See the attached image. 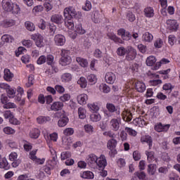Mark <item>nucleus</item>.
<instances>
[{
  "instance_id": "4468645a",
  "label": "nucleus",
  "mask_w": 180,
  "mask_h": 180,
  "mask_svg": "<svg viewBox=\"0 0 180 180\" xmlns=\"http://www.w3.org/2000/svg\"><path fill=\"white\" fill-rule=\"evenodd\" d=\"M51 20L56 25H61L64 22V18H63V15L60 14H55L51 16Z\"/></svg>"
},
{
  "instance_id": "b1692460",
  "label": "nucleus",
  "mask_w": 180,
  "mask_h": 180,
  "mask_svg": "<svg viewBox=\"0 0 180 180\" xmlns=\"http://www.w3.org/2000/svg\"><path fill=\"white\" fill-rule=\"evenodd\" d=\"M122 119L124 120V122H131V120L133 119V115L130 111L127 110L125 111V114L122 113Z\"/></svg>"
},
{
  "instance_id": "58836bf2",
  "label": "nucleus",
  "mask_w": 180,
  "mask_h": 180,
  "mask_svg": "<svg viewBox=\"0 0 180 180\" xmlns=\"http://www.w3.org/2000/svg\"><path fill=\"white\" fill-rule=\"evenodd\" d=\"M145 16L146 18H153L154 16V10L151 7H148L144 9Z\"/></svg>"
},
{
  "instance_id": "0eeeda50",
  "label": "nucleus",
  "mask_w": 180,
  "mask_h": 180,
  "mask_svg": "<svg viewBox=\"0 0 180 180\" xmlns=\"http://www.w3.org/2000/svg\"><path fill=\"white\" fill-rule=\"evenodd\" d=\"M166 23L168 25V29L172 32H176L179 29V24L176 20H167Z\"/></svg>"
},
{
  "instance_id": "f257e3e1",
  "label": "nucleus",
  "mask_w": 180,
  "mask_h": 180,
  "mask_svg": "<svg viewBox=\"0 0 180 180\" xmlns=\"http://www.w3.org/2000/svg\"><path fill=\"white\" fill-rule=\"evenodd\" d=\"M1 6L6 12H12L13 15H19L20 13V7L18 4L13 3L12 0H2Z\"/></svg>"
},
{
  "instance_id": "de8ad7c7",
  "label": "nucleus",
  "mask_w": 180,
  "mask_h": 180,
  "mask_svg": "<svg viewBox=\"0 0 180 180\" xmlns=\"http://www.w3.org/2000/svg\"><path fill=\"white\" fill-rule=\"evenodd\" d=\"M53 168H54V166L48 163V165L44 167V171L48 175H51V169H53Z\"/></svg>"
},
{
  "instance_id": "0e129e2a",
  "label": "nucleus",
  "mask_w": 180,
  "mask_h": 180,
  "mask_svg": "<svg viewBox=\"0 0 180 180\" xmlns=\"http://www.w3.org/2000/svg\"><path fill=\"white\" fill-rule=\"evenodd\" d=\"M68 21H65V25L68 27V29H74V21H72L71 19L68 20Z\"/></svg>"
},
{
  "instance_id": "49530a36",
  "label": "nucleus",
  "mask_w": 180,
  "mask_h": 180,
  "mask_svg": "<svg viewBox=\"0 0 180 180\" xmlns=\"http://www.w3.org/2000/svg\"><path fill=\"white\" fill-rule=\"evenodd\" d=\"M18 94L15 97V101H18V102H20L22 101V95H23V89L22 87H18L17 90Z\"/></svg>"
},
{
  "instance_id": "dca6fc26",
  "label": "nucleus",
  "mask_w": 180,
  "mask_h": 180,
  "mask_svg": "<svg viewBox=\"0 0 180 180\" xmlns=\"http://www.w3.org/2000/svg\"><path fill=\"white\" fill-rule=\"evenodd\" d=\"M60 117V119L58 121V126L59 127H64L65 126H67L69 121L68 117L65 114H62Z\"/></svg>"
},
{
  "instance_id": "5fc2aeb1",
  "label": "nucleus",
  "mask_w": 180,
  "mask_h": 180,
  "mask_svg": "<svg viewBox=\"0 0 180 180\" xmlns=\"http://www.w3.org/2000/svg\"><path fill=\"white\" fill-rule=\"evenodd\" d=\"M33 81H34V75H30L28 77V82L26 84L27 88H30L33 85Z\"/></svg>"
},
{
  "instance_id": "473e14b6",
  "label": "nucleus",
  "mask_w": 180,
  "mask_h": 180,
  "mask_svg": "<svg viewBox=\"0 0 180 180\" xmlns=\"http://www.w3.org/2000/svg\"><path fill=\"white\" fill-rule=\"evenodd\" d=\"M156 171H157V165L150 164L148 165V172L149 175H155Z\"/></svg>"
},
{
  "instance_id": "864d4df0",
  "label": "nucleus",
  "mask_w": 180,
  "mask_h": 180,
  "mask_svg": "<svg viewBox=\"0 0 180 180\" xmlns=\"http://www.w3.org/2000/svg\"><path fill=\"white\" fill-rule=\"evenodd\" d=\"M3 130L5 134H15V129H12L11 127H6Z\"/></svg>"
},
{
  "instance_id": "a211bd4d",
  "label": "nucleus",
  "mask_w": 180,
  "mask_h": 180,
  "mask_svg": "<svg viewBox=\"0 0 180 180\" xmlns=\"http://www.w3.org/2000/svg\"><path fill=\"white\" fill-rule=\"evenodd\" d=\"M103 15L102 13H100L98 11H94L93 20L94 23H101Z\"/></svg>"
},
{
  "instance_id": "e433bc0d",
  "label": "nucleus",
  "mask_w": 180,
  "mask_h": 180,
  "mask_svg": "<svg viewBox=\"0 0 180 180\" xmlns=\"http://www.w3.org/2000/svg\"><path fill=\"white\" fill-rule=\"evenodd\" d=\"M75 28V32L78 34H85V33H86V31L82 27V24L81 23L77 24Z\"/></svg>"
},
{
  "instance_id": "f03ea898",
  "label": "nucleus",
  "mask_w": 180,
  "mask_h": 180,
  "mask_svg": "<svg viewBox=\"0 0 180 180\" xmlns=\"http://www.w3.org/2000/svg\"><path fill=\"white\" fill-rule=\"evenodd\" d=\"M64 16L68 20H71V19H79L81 16V13H77L75 8L72 6L65 8L63 11Z\"/></svg>"
},
{
  "instance_id": "69168bd1",
  "label": "nucleus",
  "mask_w": 180,
  "mask_h": 180,
  "mask_svg": "<svg viewBox=\"0 0 180 180\" xmlns=\"http://www.w3.org/2000/svg\"><path fill=\"white\" fill-rule=\"evenodd\" d=\"M133 158L135 161H139L141 158V155L139 153V150H135L133 153Z\"/></svg>"
},
{
  "instance_id": "1a4fd4ad",
  "label": "nucleus",
  "mask_w": 180,
  "mask_h": 180,
  "mask_svg": "<svg viewBox=\"0 0 180 180\" xmlns=\"http://www.w3.org/2000/svg\"><path fill=\"white\" fill-rule=\"evenodd\" d=\"M106 108L110 113H115V112L116 116H120V108L119 107L115 106L113 105V103H108L106 104Z\"/></svg>"
},
{
  "instance_id": "cd10ccee",
  "label": "nucleus",
  "mask_w": 180,
  "mask_h": 180,
  "mask_svg": "<svg viewBox=\"0 0 180 180\" xmlns=\"http://www.w3.org/2000/svg\"><path fill=\"white\" fill-rule=\"evenodd\" d=\"M110 124L112 126V130H114L115 131H117V130H119V129L120 128V123H119V120H117V119H112L110 121Z\"/></svg>"
},
{
  "instance_id": "2f4dec72",
  "label": "nucleus",
  "mask_w": 180,
  "mask_h": 180,
  "mask_svg": "<svg viewBox=\"0 0 180 180\" xmlns=\"http://www.w3.org/2000/svg\"><path fill=\"white\" fill-rule=\"evenodd\" d=\"M127 53V47L124 48V46H120L117 49V54L120 57H124Z\"/></svg>"
},
{
  "instance_id": "c85d7f7f",
  "label": "nucleus",
  "mask_w": 180,
  "mask_h": 180,
  "mask_svg": "<svg viewBox=\"0 0 180 180\" xmlns=\"http://www.w3.org/2000/svg\"><path fill=\"white\" fill-rule=\"evenodd\" d=\"M49 34L51 37H54L55 34H57V26L54 24H51L49 28Z\"/></svg>"
},
{
  "instance_id": "5701e85b",
  "label": "nucleus",
  "mask_w": 180,
  "mask_h": 180,
  "mask_svg": "<svg viewBox=\"0 0 180 180\" xmlns=\"http://www.w3.org/2000/svg\"><path fill=\"white\" fill-rule=\"evenodd\" d=\"M0 168H2L6 171H8V169L11 168V166L9 165V163L8 162V160H6V158H4L2 159V161L1 162V155H0Z\"/></svg>"
},
{
  "instance_id": "4be33fe9",
  "label": "nucleus",
  "mask_w": 180,
  "mask_h": 180,
  "mask_svg": "<svg viewBox=\"0 0 180 180\" xmlns=\"http://www.w3.org/2000/svg\"><path fill=\"white\" fill-rule=\"evenodd\" d=\"M46 62L48 64V65H51L55 72H57V68L53 66L54 64V56H53L52 55H49L46 56Z\"/></svg>"
},
{
  "instance_id": "13d9d810",
  "label": "nucleus",
  "mask_w": 180,
  "mask_h": 180,
  "mask_svg": "<svg viewBox=\"0 0 180 180\" xmlns=\"http://www.w3.org/2000/svg\"><path fill=\"white\" fill-rule=\"evenodd\" d=\"M70 157H71V152L70 151L63 152L60 155L62 160H67V158H70Z\"/></svg>"
},
{
  "instance_id": "423d86ee",
  "label": "nucleus",
  "mask_w": 180,
  "mask_h": 180,
  "mask_svg": "<svg viewBox=\"0 0 180 180\" xmlns=\"http://www.w3.org/2000/svg\"><path fill=\"white\" fill-rule=\"evenodd\" d=\"M136 56H137V51L132 46H127V56L125 57V60L127 61H133L134 58H136Z\"/></svg>"
},
{
  "instance_id": "c9c22d12",
  "label": "nucleus",
  "mask_w": 180,
  "mask_h": 180,
  "mask_svg": "<svg viewBox=\"0 0 180 180\" xmlns=\"http://www.w3.org/2000/svg\"><path fill=\"white\" fill-rule=\"evenodd\" d=\"M101 119H102V117L100 113L94 112L90 115V120H91V122H99Z\"/></svg>"
},
{
  "instance_id": "ea45409f",
  "label": "nucleus",
  "mask_w": 180,
  "mask_h": 180,
  "mask_svg": "<svg viewBox=\"0 0 180 180\" xmlns=\"http://www.w3.org/2000/svg\"><path fill=\"white\" fill-rule=\"evenodd\" d=\"M142 37L143 40H145V41H148V43L153 41V39H154V37L152 34H150V32H145Z\"/></svg>"
},
{
  "instance_id": "79ce46f5",
  "label": "nucleus",
  "mask_w": 180,
  "mask_h": 180,
  "mask_svg": "<svg viewBox=\"0 0 180 180\" xmlns=\"http://www.w3.org/2000/svg\"><path fill=\"white\" fill-rule=\"evenodd\" d=\"M37 123L39 124H44V123H47V122H50V117H43L40 116L37 118Z\"/></svg>"
},
{
  "instance_id": "aec40b11",
  "label": "nucleus",
  "mask_w": 180,
  "mask_h": 180,
  "mask_svg": "<svg viewBox=\"0 0 180 180\" xmlns=\"http://www.w3.org/2000/svg\"><path fill=\"white\" fill-rule=\"evenodd\" d=\"M77 102L79 105H86V101H88V96L85 94L77 96Z\"/></svg>"
},
{
  "instance_id": "6e6552de",
  "label": "nucleus",
  "mask_w": 180,
  "mask_h": 180,
  "mask_svg": "<svg viewBox=\"0 0 180 180\" xmlns=\"http://www.w3.org/2000/svg\"><path fill=\"white\" fill-rule=\"evenodd\" d=\"M118 36H121L122 40H126L129 41V40L131 39V34L129 32H126V30L122 28L117 30Z\"/></svg>"
},
{
  "instance_id": "f704fd0d",
  "label": "nucleus",
  "mask_w": 180,
  "mask_h": 180,
  "mask_svg": "<svg viewBox=\"0 0 180 180\" xmlns=\"http://www.w3.org/2000/svg\"><path fill=\"white\" fill-rule=\"evenodd\" d=\"M76 61L78 63V64H79V65H81V67H83L84 68H85V67H88V60L86 59L77 57L76 58Z\"/></svg>"
},
{
  "instance_id": "f3484780",
  "label": "nucleus",
  "mask_w": 180,
  "mask_h": 180,
  "mask_svg": "<svg viewBox=\"0 0 180 180\" xmlns=\"http://www.w3.org/2000/svg\"><path fill=\"white\" fill-rule=\"evenodd\" d=\"M108 37H109V39H110V40H112V41H114L117 44H124V41L122 39H120V37L116 36V34H115L110 33L108 34Z\"/></svg>"
},
{
  "instance_id": "72a5a7b5",
  "label": "nucleus",
  "mask_w": 180,
  "mask_h": 180,
  "mask_svg": "<svg viewBox=\"0 0 180 180\" xmlns=\"http://www.w3.org/2000/svg\"><path fill=\"white\" fill-rule=\"evenodd\" d=\"M30 136L31 139H39V136H40V130H39L37 128L33 129L30 132Z\"/></svg>"
},
{
  "instance_id": "4d7b16f0",
  "label": "nucleus",
  "mask_w": 180,
  "mask_h": 180,
  "mask_svg": "<svg viewBox=\"0 0 180 180\" xmlns=\"http://www.w3.org/2000/svg\"><path fill=\"white\" fill-rule=\"evenodd\" d=\"M4 109H15L16 108V105L13 103H6L4 106Z\"/></svg>"
},
{
  "instance_id": "c03bdc74",
  "label": "nucleus",
  "mask_w": 180,
  "mask_h": 180,
  "mask_svg": "<svg viewBox=\"0 0 180 180\" xmlns=\"http://www.w3.org/2000/svg\"><path fill=\"white\" fill-rule=\"evenodd\" d=\"M78 115L79 119H85L86 117V110L83 108H79Z\"/></svg>"
},
{
  "instance_id": "3c124183",
  "label": "nucleus",
  "mask_w": 180,
  "mask_h": 180,
  "mask_svg": "<svg viewBox=\"0 0 180 180\" xmlns=\"http://www.w3.org/2000/svg\"><path fill=\"white\" fill-rule=\"evenodd\" d=\"M88 108L91 112H94V113L98 112V110H99V106L95 103L88 104Z\"/></svg>"
},
{
  "instance_id": "680f3d73",
  "label": "nucleus",
  "mask_w": 180,
  "mask_h": 180,
  "mask_svg": "<svg viewBox=\"0 0 180 180\" xmlns=\"http://www.w3.org/2000/svg\"><path fill=\"white\" fill-rule=\"evenodd\" d=\"M63 134L65 136H72L74 134V129L72 128H67L63 131Z\"/></svg>"
},
{
  "instance_id": "4c0bfd02",
  "label": "nucleus",
  "mask_w": 180,
  "mask_h": 180,
  "mask_svg": "<svg viewBox=\"0 0 180 180\" xmlns=\"http://www.w3.org/2000/svg\"><path fill=\"white\" fill-rule=\"evenodd\" d=\"M77 84L78 85H80L82 88L85 89L86 88V85H88V82L85 77H81L77 81Z\"/></svg>"
},
{
  "instance_id": "052dcab7",
  "label": "nucleus",
  "mask_w": 180,
  "mask_h": 180,
  "mask_svg": "<svg viewBox=\"0 0 180 180\" xmlns=\"http://www.w3.org/2000/svg\"><path fill=\"white\" fill-rule=\"evenodd\" d=\"M60 101H61V102H67L68 101H70V99H71V96L68 94H65L63 96H61L60 97Z\"/></svg>"
},
{
  "instance_id": "412c9836",
  "label": "nucleus",
  "mask_w": 180,
  "mask_h": 180,
  "mask_svg": "<svg viewBox=\"0 0 180 180\" xmlns=\"http://www.w3.org/2000/svg\"><path fill=\"white\" fill-rule=\"evenodd\" d=\"M13 77H14L13 73H12L9 69L4 70V78L5 81H8V82H11V81H12V78H13Z\"/></svg>"
},
{
  "instance_id": "7ed1b4c3",
  "label": "nucleus",
  "mask_w": 180,
  "mask_h": 180,
  "mask_svg": "<svg viewBox=\"0 0 180 180\" xmlns=\"http://www.w3.org/2000/svg\"><path fill=\"white\" fill-rule=\"evenodd\" d=\"M70 50L62 49L61 51V58L59 61V64L63 67L66 65H70L71 64V56H70Z\"/></svg>"
},
{
  "instance_id": "6ab92c4d",
  "label": "nucleus",
  "mask_w": 180,
  "mask_h": 180,
  "mask_svg": "<svg viewBox=\"0 0 180 180\" xmlns=\"http://www.w3.org/2000/svg\"><path fill=\"white\" fill-rule=\"evenodd\" d=\"M15 20H4L1 22V26L5 28L12 27V26H15Z\"/></svg>"
},
{
  "instance_id": "39448f33",
  "label": "nucleus",
  "mask_w": 180,
  "mask_h": 180,
  "mask_svg": "<svg viewBox=\"0 0 180 180\" xmlns=\"http://www.w3.org/2000/svg\"><path fill=\"white\" fill-rule=\"evenodd\" d=\"M31 39L35 41V44L37 47L44 46V38L41 34H33L31 35Z\"/></svg>"
},
{
  "instance_id": "9b49d317",
  "label": "nucleus",
  "mask_w": 180,
  "mask_h": 180,
  "mask_svg": "<svg viewBox=\"0 0 180 180\" xmlns=\"http://www.w3.org/2000/svg\"><path fill=\"white\" fill-rule=\"evenodd\" d=\"M169 127H171L169 124H162V123L160 122L155 126V130L158 131V133H161V131H168V130H169Z\"/></svg>"
},
{
  "instance_id": "774afa93",
  "label": "nucleus",
  "mask_w": 180,
  "mask_h": 180,
  "mask_svg": "<svg viewBox=\"0 0 180 180\" xmlns=\"http://www.w3.org/2000/svg\"><path fill=\"white\" fill-rule=\"evenodd\" d=\"M154 46L156 49H161L162 47V39H158L155 41Z\"/></svg>"
},
{
  "instance_id": "393cba45",
  "label": "nucleus",
  "mask_w": 180,
  "mask_h": 180,
  "mask_svg": "<svg viewBox=\"0 0 180 180\" xmlns=\"http://www.w3.org/2000/svg\"><path fill=\"white\" fill-rule=\"evenodd\" d=\"M81 177L83 178L84 179H94L95 175L91 171H86L82 173Z\"/></svg>"
},
{
  "instance_id": "8fccbe9b",
  "label": "nucleus",
  "mask_w": 180,
  "mask_h": 180,
  "mask_svg": "<svg viewBox=\"0 0 180 180\" xmlns=\"http://www.w3.org/2000/svg\"><path fill=\"white\" fill-rule=\"evenodd\" d=\"M134 175L135 176V178H139V179H146V173L144 172H136Z\"/></svg>"
},
{
  "instance_id": "37998d69",
  "label": "nucleus",
  "mask_w": 180,
  "mask_h": 180,
  "mask_svg": "<svg viewBox=\"0 0 180 180\" xmlns=\"http://www.w3.org/2000/svg\"><path fill=\"white\" fill-rule=\"evenodd\" d=\"M157 61V59L154 56H149L146 59V65L149 67H151L155 64V62Z\"/></svg>"
},
{
  "instance_id": "a878e982",
  "label": "nucleus",
  "mask_w": 180,
  "mask_h": 180,
  "mask_svg": "<svg viewBox=\"0 0 180 180\" xmlns=\"http://www.w3.org/2000/svg\"><path fill=\"white\" fill-rule=\"evenodd\" d=\"M135 88L138 92L143 93L146 91V84L143 82H137Z\"/></svg>"
},
{
  "instance_id": "9d476101",
  "label": "nucleus",
  "mask_w": 180,
  "mask_h": 180,
  "mask_svg": "<svg viewBox=\"0 0 180 180\" xmlns=\"http://www.w3.org/2000/svg\"><path fill=\"white\" fill-rule=\"evenodd\" d=\"M54 42L57 46H64L65 44V37L63 34H58L54 37Z\"/></svg>"
},
{
  "instance_id": "2eb2a0df",
  "label": "nucleus",
  "mask_w": 180,
  "mask_h": 180,
  "mask_svg": "<svg viewBox=\"0 0 180 180\" xmlns=\"http://www.w3.org/2000/svg\"><path fill=\"white\" fill-rule=\"evenodd\" d=\"M105 79L108 84H115L116 81V75L113 72H107Z\"/></svg>"
},
{
  "instance_id": "6e6d98bb",
  "label": "nucleus",
  "mask_w": 180,
  "mask_h": 180,
  "mask_svg": "<svg viewBox=\"0 0 180 180\" xmlns=\"http://www.w3.org/2000/svg\"><path fill=\"white\" fill-rule=\"evenodd\" d=\"M83 11H88L90 9H92V4H91V1H86L85 5L82 6Z\"/></svg>"
},
{
  "instance_id": "20e7f679",
  "label": "nucleus",
  "mask_w": 180,
  "mask_h": 180,
  "mask_svg": "<svg viewBox=\"0 0 180 180\" xmlns=\"http://www.w3.org/2000/svg\"><path fill=\"white\" fill-rule=\"evenodd\" d=\"M116 146H117V141L115 139H110L107 143V148L110 150V155L112 157V155H115L117 154V152L116 151Z\"/></svg>"
},
{
  "instance_id": "a18cd8bd",
  "label": "nucleus",
  "mask_w": 180,
  "mask_h": 180,
  "mask_svg": "<svg viewBox=\"0 0 180 180\" xmlns=\"http://www.w3.org/2000/svg\"><path fill=\"white\" fill-rule=\"evenodd\" d=\"M72 79V75L70 73H65L62 75L63 82H70Z\"/></svg>"
},
{
  "instance_id": "e2e57ef3",
  "label": "nucleus",
  "mask_w": 180,
  "mask_h": 180,
  "mask_svg": "<svg viewBox=\"0 0 180 180\" xmlns=\"http://www.w3.org/2000/svg\"><path fill=\"white\" fill-rule=\"evenodd\" d=\"M127 18L128 19V20L129 22H134L136 20V15H134V14H133V13L129 12L127 14Z\"/></svg>"
},
{
  "instance_id": "bf43d9fd",
  "label": "nucleus",
  "mask_w": 180,
  "mask_h": 180,
  "mask_svg": "<svg viewBox=\"0 0 180 180\" xmlns=\"http://www.w3.org/2000/svg\"><path fill=\"white\" fill-rule=\"evenodd\" d=\"M125 131L128 134H129V136H137V131L130 127H125Z\"/></svg>"
},
{
  "instance_id": "09e8293b",
  "label": "nucleus",
  "mask_w": 180,
  "mask_h": 180,
  "mask_svg": "<svg viewBox=\"0 0 180 180\" xmlns=\"http://www.w3.org/2000/svg\"><path fill=\"white\" fill-rule=\"evenodd\" d=\"M7 94L8 95V98H15V94H16V89H13L12 87H9L6 90Z\"/></svg>"
},
{
  "instance_id": "bb28decb",
  "label": "nucleus",
  "mask_w": 180,
  "mask_h": 180,
  "mask_svg": "<svg viewBox=\"0 0 180 180\" xmlns=\"http://www.w3.org/2000/svg\"><path fill=\"white\" fill-rule=\"evenodd\" d=\"M141 141L142 143H147L149 146V148H151L153 147V138L150 136H145L144 137H142L141 139Z\"/></svg>"
},
{
  "instance_id": "f8f14e48",
  "label": "nucleus",
  "mask_w": 180,
  "mask_h": 180,
  "mask_svg": "<svg viewBox=\"0 0 180 180\" xmlns=\"http://www.w3.org/2000/svg\"><path fill=\"white\" fill-rule=\"evenodd\" d=\"M96 164L99 167L100 169H105V167L108 165L105 155H101V157L98 158Z\"/></svg>"
},
{
  "instance_id": "7c9ffc66",
  "label": "nucleus",
  "mask_w": 180,
  "mask_h": 180,
  "mask_svg": "<svg viewBox=\"0 0 180 180\" xmlns=\"http://www.w3.org/2000/svg\"><path fill=\"white\" fill-rule=\"evenodd\" d=\"M25 27L29 32H34L36 30V26L30 21H26L25 22Z\"/></svg>"
},
{
  "instance_id": "a19ab883",
  "label": "nucleus",
  "mask_w": 180,
  "mask_h": 180,
  "mask_svg": "<svg viewBox=\"0 0 180 180\" xmlns=\"http://www.w3.org/2000/svg\"><path fill=\"white\" fill-rule=\"evenodd\" d=\"M97 80L98 79H96V76L94 74L87 76V81H89L90 85H94V84H96Z\"/></svg>"
},
{
  "instance_id": "c756f323",
  "label": "nucleus",
  "mask_w": 180,
  "mask_h": 180,
  "mask_svg": "<svg viewBox=\"0 0 180 180\" xmlns=\"http://www.w3.org/2000/svg\"><path fill=\"white\" fill-rule=\"evenodd\" d=\"M86 162L88 164H96L98 162V157L95 154H91L88 156Z\"/></svg>"
},
{
  "instance_id": "338daca9",
  "label": "nucleus",
  "mask_w": 180,
  "mask_h": 180,
  "mask_svg": "<svg viewBox=\"0 0 180 180\" xmlns=\"http://www.w3.org/2000/svg\"><path fill=\"white\" fill-rule=\"evenodd\" d=\"M146 155L148 158V161H149V162H152L153 161H154V152H146Z\"/></svg>"
},
{
  "instance_id": "603ef678",
  "label": "nucleus",
  "mask_w": 180,
  "mask_h": 180,
  "mask_svg": "<svg viewBox=\"0 0 180 180\" xmlns=\"http://www.w3.org/2000/svg\"><path fill=\"white\" fill-rule=\"evenodd\" d=\"M168 63H169V60L167 58H162L159 63H156L155 70H158L162 64H168Z\"/></svg>"
},
{
  "instance_id": "ddd939ff",
  "label": "nucleus",
  "mask_w": 180,
  "mask_h": 180,
  "mask_svg": "<svg viewBox=\"0 0 180 180\" xmlns=\"http://www.w3.org/2000/svg\"><path fill=\"white\" fill-rule=\"evenodd\" d=\"M64 108V103L61 101H55L51 105V110L53 112H58Z\"/></svg>"
}]
</instances>
